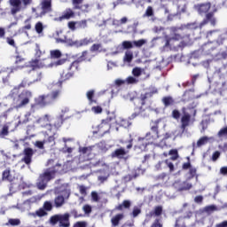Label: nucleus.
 <instances>
[{
  "label": "nucleus",
  "instance_id": "1",
  "mask_svg": "<svg viewBox=\"0 0 227 227\" xmlns=\"http://www.w3.org/2000/svg\"><path fill=\"white\" fill-rule=\"evenodd\" d=\"M159 139V126H152L151 130L146 133L145 137L143 138H138L137 145L135 146L136 149H139L141 152L146 150V145L157 141Z\"/></svg>",
  "mask_w": 227,
  "mask_h": 227
},
{
  "label": "nucleus",
  "instance_id": "2",
  "mask_svg": "<svg viewBox=\"0 0 227 227\" xmlns=\"http://www.w3.org/2000/svg\"><path fill=\"white\" fill-rule=\"evenodd\" d=\"M63 33V31H57L56 32V42L57 43H67V45H70V47H84V45H89V43H93L92 38H84L82 40H76L74 41L70 38H67V36L60 37V35Z\"/></svg>",
  "mask_w": 227,
  "mask_h": 227
},
{
  "label": "nucleus",
  "instance_id": "3",
  "mask_svg": "<svg viewBox=\"0 0 227 227\" xmlns=\"http://www.w3.org/2000/svg\"><path fill=\"white\" fill-rule=\"evenodd\" d=\"M57 171H59V168H48L41 174L36 183L37 188L43 191L47 187V184L54 178Z\"/></svg>",
  "mask_w": 227,
  "mask_h": 227
},
{
  "label": "nucleus",
  "instance_id": "4",
  "mask_svg": "<svg viewBox=\"0 0 227 227\" xmlns=\"http://www.w3.org/2000/svg\"><path fill=\"white\" fill-rule=\"evenodd\" d=\"M66 61H67V59H60L57 61L51 62L50 64L47 65V60H42V59H35L30 62V68L32 70H35V68H43V67L54 68L57 67H61V65H65Z\"/></svg>",
  "mask_w": 227,
  "mask_h": 227
},
{
  "label": "nucleus",
  "instance_id": "5",
  "mask_svg": "<svg viewBox=\"0 0 227 227\" xmlns=\"http://www.w3.org/2000/svg\"><path fill=\"white\" fill-rule=\"evenodd\" d=\"M58 223L60 227H70V214L65 213L64 215H55L51 216L50 223H51L52 226H56Z\"/></svg>",
  "mask_w": 227,
  "mask_h": 227
},
{
  "label": "nucleus",
  "instance_id": "6",
  "mask_svg": "<svg viewBox=\"0 0 227 227\" xmlns=\"http://www.w3.org/2000/svg\"><path fill=\"white\" fill-rule=\"evenodd\" d=\"M60 93V90H55L52 91L51 95L39 96L37 98H35V104L41 106H47V104H51V102H54V100L58 99Z\"/></svg>",
  "mask_w": 227,
  "mask_h": 227
},
{
  "label": "nucleus",
  "instance_id": "7",
  "mask_svg": "<svg viewBox=\"0 0 227 227\" xmlns=\"http://www.w3.org/2000/svg\"><path fill=\"white\" fill-rule=\"evenodd\" d=\"M33 97V94L29 90H24L20 93L18 98H14V107L19 109L20 107H24V106H27L29 104V98Z\"/></svg>",
  "mask_w": 227,
  "mask_h": 227
},
{
  "label": "nucleus",
  "instance_id": "8",
  "mask_svg": "<svg viewBox=\"0 0 227 227\" xmlns=\"http://www.w3.org/2000/svg\"><path fill=\"white\" fill-rule=\"evenodd\" d=\"M152 97V94L150 92H146L145 94H142L138 99V102H140L141 106H137L135 108V113L129 117V120H134L137 116H139L141 113L146 111V108L148 106H146V99Z\"/></svg>",
  "mask_w": 227,
  "mask_h": 227
},
{
  "label": "nucleus",
  "instance_id": "9",
  "mask_svg": "<svg viewBox=\"0 0 227 227\" xmlns=\"http://www.w3.org/2000/svg\"><path fill=\"white\" fill-rule=\"evenodd\" d=\"M62 195H59L54 200V205L56 208H61L65 205V200L70 198V188L67 186L65 189L60 191Z\"/></svg>",
  "mask_w": 227,
  "mask_h": 227
},
{
  "label": "nucleus",
  "instance_id": "10",
  "mask_svg": "<svg viewBox=\"0 0 227 227\" xmlns=\"http://www.w3.org/2000/svg\"><path fill=\"white\" fill-rule=\"evenodd\" d=\"M9 3L11 5L12 15H16L19 12H22V10H24L22 0H9Z\"/></svg>",
  "mask_w": 227,
  "mask_h": 227
},
{
  "label": "nucleus",
  "instance_id": "11",
  "mask_svg": "<svg viewBox=\"0 0 227 227\" xmlns=\"http://www.w3.org/2000/svg\"><path fill=\"white\" fill-rule=\"evenodd\" d=\"M156 171H160V169H166V168H169L170 173L175 171V165L169 160H166L163 161H159L155 166H154Z\"/></svg>",
  "mask_w": 227,
  "mask_h": 227
},
{
  "label": "nucleus",
  "instance_id": "12",
  "mask_svg": "<svg viewBox=\"0 0 227 227\" xmlns=\"http://www.w3.org/2000/svg\"><path fill=\"white\" fill-rule=\"evenodd\" d=\"M114 121H116V119L114 118V116L108 117L100 123L99 129L105 128L104 132H107V130H109L111 127H113Z\"/></svg>",
  "mask_w": 227,
  "mask_h": 227
},
{
  "label": "nucleus",
  "instance_id": "13",
  "mask_svg": "<svg viewBox=\"0 0 227 227\" xmlns=\"http://www.w3.org/2000/svg\"><path fill=\"white\" fill-rule=\"evenodd\" d=\"M172 31V35L171 36H166V47H169V45H171V42L175 41V40H180L182 38V36H180V35L176 34V28H171Z\"/></svg>",
  "mask_w": 227,
  "mask_h": 227
},
{
  "label": "nucleus",
  "instance_id": "14",
  "mask_svg": "<svg viewBox=\"0 0 227 227\" xmlns=\"http://www.w3.org/2000/svg\"><path fill=\"white\" fill-rule=\"evenodd\" d=\"M35 152L31 148H27L24 150V157L22 159L25 164H31V159L33 158V154Z\"/></svg>",
  "mask_w": 227,
  "mask_h": 227
},
{
  "label": "nucleus",
  "instance_id": "15",
  "mask_svg": "<svg viewBox=\"0 0 227 227\" xmlns=\"http://www.w3.org/2000/svg\"><path fill=\"white\" fill-rule=\"evenodd\" d=\"M181 129L184 130H185L186 127H189V124L191 123V114H184V115L181 118Z\"/></svg>",
  "mask_w": 227,
  "mask_h": 227
},
{
  "label": "nucleus",
  "instance_id": "16",
  "mask_svg": "<svg viewBox=\"0 0 227 227\" xmlns=\"http://www.w3.org/2000/svg\"><path fill=\"white\" fill-rule=\"evenodd\" d=\"M31 203H36V198L33 197L27 200V201H25L20 207L21 212H26V210H30Z\"/></svg>",
  "mask_w": 227,
  "mask_h": 227
},
{
  "label": "nucleus",
  "instance_id": "17",
  "mask_svg": "<svg viewBox=\"0 0 227 227\" xmlns=\"http://www.w3.org/2000/svg\"><path fill=\"white\" fill-rule=\"evenodd\" d=\"M42 10H43V15L44 13H49V12H51V0H43L42 4Z\"/></svg>",
  "mask_w": 227,
  "mask_h": 227
},
{
  "label": "nucleus",
  "instance_id": "18",
  "mask_svg": "<svg viewBox=\"0 0 227 227\" xmlns=\"http://www.w3.org/2000/svg\"><path fill=\"white\" fill-rule=\"evenodd\" d=\"M2 180H7L8 182H13L15 180V176L10 169H5L3 172Z\"/></svg>",
  "mask_w": 227,
  "mask_h": 227
},
{
  "label": "nucleus",
  "instance_id": "19",
  "mask_svg": "<svg viewBox=\"0 0 227 227\" xmlns=\"http://www.w3.org/2000/svg\"><path fill=\"white\" fill-rule=\"evenodd\" d=\"M209 141H214V137H202L197 141V147L204 146V145H207Z\"/></svg>",
  "mask_w": 227,
  "mask_h": 227
},
{
  "label": "nucleus",
  "instance_id": "20",
  "mask_svg": "<svg viewBox=\"0 0 227 227\" xmlns=\"http://www.w3.org/2000/svg\"><path fill=\"white\" fill-rule=\"evenodd\" d=\"M29 215H31L32 217H45V215H48V213L43 207H41L35 213H29Z\"/></svg>",
  "mask_w": 227,
  "mask_h": 227
},
{
  "label": "nucleus",
  "instance_id": "21",
  "mask_svg": "<svg viewBox=\"0 0 227 227\" xmlns=\"http://www.w3.org/2000/svg\"><path fill=\"white\" fill-rule=\"evenodd\" d=\"M132 59H134V53L132 52V51H126L123 57L124 63H132Z\"/></svg>",
  "mask_w": 227,
  "mask_h": 227
},
{
  "label": "nucleus",
  "instance_id": "22",
  "mask_svg": "<svg viewBox=\"0 0 227 227\" xmlns=\"http://www.w3.org/2000/svg\"><path fill=\"white\" fill-rule=\"evenodd\" d=\"M42 79V74H38V78L36 80H34L33 82L29 81V79L25 78L20 86H21L22 88H26V86H31V84H33V82H36V81H40Z\"/></svg>",
  "mask_w": 227,
  "mask_h": 227
},
{
  "label": "nucleus",
  "instance_id": "23",
  "mask_svg": "<svg viewBox=\"0 0 227 227\" xmlns=\"http://www.w3.org/2000/svg\"><path fill=\"white\" fill-rule=\"evenodd\" d=\"M207 22H210L211 26H215V18H214V15L209 13L207 14L206 20L200 24V26H205Z\"/></svg>",
  "mask_w": 227,
  "mask_h": 227
},
{
  "label": "nucleus",
  "instance_id": "24",
  "mask_svg": "<svg viewBox=\"0 0 227 227\" xmlns=\"http://www.w3.org/2000/svg\"><path fill=\"white\" fill-rule=\"evenodd\" d=\"M123 214H119L116 215L115 216H114L111 220V223L113 224V226H118V224H120V221H121V219H123Z\"/></svg>",
  "mask_w": 227,
  "mask_h": 227
},
{
  "label": "nucleus",
  "instance_id": "25",
  "mask_svg": "<svg viewBox=\"0 0 227 227\" xmlns=\"http://www.w3.org/2000/svg\"><path fill=\"white\" fill-rule=\"evenodd\" d=\"M74 17V11L71 9H67L63 12V15L59 18L60 20H63V19L68 20L72 19Z\"/></svg>",
  "mask_w": 227,
  "mask_h": 227
},
{
  "label": "nucleus",
  "instance_id": "26",
  "mask_svg": "<svg viewBox=\"0 0 227 227\" xmlns=\"http://www.w3.org/2000/svg\"><path fill=\"white\" fill-rule=\"evenodd\" d=\"M50 56L52 59H59L63 56V53L59 50H52L50 51Z\"/></svg>",
  "mask_w": 227,
  "mask_h": 227
},
{
  "label": "nucleus",
  "instance_id": "27",
  "mask_svg": "<svg viewBox=\"0 0 227 227\" xmlns=\"http://www.w3.org/2000/svg\"><path fill=\"white\" fill-rule=\"evenodd\" d=\"M127 153L125 152V149L121 148V149H117L115 150L113 153H112V157H117L118 159H121V157H123V155H125Z\"/></svg>",
  "mask_w": 227,
  "mask_h": 227
},
{
  "label": "nucleus",
  "instance_id": "28",
  "mask_svg": "<svg viewBox=\"0 0 227 227\" xmlns=\"http://www.w3.org/2000/svg\"><path fill=\"white\" fill-rule=\"evenodd\" d=\"M210 10V3L199 5V12L207 13Z\"/></svg>",
  "mask_w": 227,
  "mask_h": 227
},
{
  "label": "nucleus",
  "instance_id": "29",
  "mask_svg": "<svg viewBox=\"0 0 227 227\" xmlns=\"http://www.w3.org/2000/svg\"><path fill=\"white\" fill-rule=\"evenodd\" d=\"M43 208L46 211V212H51L52 211L53 206H52V202L46 200L44 201L43 205Z\"/></svg>",
  "mask_w": 227,
  "mask_h": 227
},
{
  "label": "nucleus",
  "instance_id": "30",
  "mask_svg": "<svg viewBox=\"0 0 227 227\" xmlns=\"http://www.w3.org/2000/svg\"><path fill=\"white\" fill-rule=\"evenodd\" d=\"M116 121H118L121 127H124V129H127V127H130V122L125 119L119 118V120H117Z\"/></svg>",
  "mask_w": 227,
  "mask_h": 227
},
{
  "label": "nucleus",
  "instance_id": "31",
  "mask_svg": "<svg viewBox=\"0 0 227 227\" xmlns=\"http://www.w3.org/2000/svg\"><path fill=\"white\" fill-rule=\"evenodd\" d=\"M9 129H10V127L8 125L4 124L2 128V130L0 131V137H4L8 136Z\"/></svg>",
  "mask_w": 227,
  "mask_h": 227
},
{
  "label": "nucleus",
  "instance_id": "32",
  "mask_svg": "<svg viewBox=\"0 0 227 227\" xmlns=\"http://www.w3.org/2000/svg\"><path fill=\"white\" fill-rule=\"evenodd\" d=\"M80 153H82V155H87L88 157H90V155H91V147L80 148Z\"/></svg>",
  "mask_w": 227,
  "mask_h": 227
},
{
  "label": "nucleus",
  "instance_id": "33",
  "mask_svg": "<svg viewBox=\"0 0 227 227\" xmlns=\"http://www.w3.org/2000/svg\"><path fill=\"white\" fill-rule=\"evenodd\" d=\"M76 27H79L80 29H86V27H88V22L86 20L76 21Z\"/></svg>",
  "mask_w": 227,
  "mask_h": 227
},
{
  "label": "nucleus",
  "instance_id": "34",
  "mask_svg": "<svg viewBox=\"0 0 227 227\" xmlns=\"http://www.w3.org/2000/svg\"><path fill=\"white\" fill-rule=\"evenodd\" d=\"M126 82H128V84H137V82H139V79L136 78V76H129L126 79Z\"/></svg>",
  "mask_w": 227,
  "mask_h": 227
},
{
  "label": "nucleus",
  "instance_id": "35",
  "mask_svg": "<svg viewBox=\"0 0 227 227\" xmlns=\"http://www.w3.org/2000/svg\"><path fill=\"white\" fill-rule=\"evenodd\" d=\"M8 224H11V226H19L20 225V219L19 218H11L8 220Z\"/></svg>",
  "mask_w": 227,
  "mask_h": 227
},
{
  "label": "nucleus",
  "instance_id": "36",
  "mask_svg": "<svg viewBox=\"0 0 227 227\" xmlns=\"http://www.w3.org/2000/svg\"><path fill=\"white\" fill-rule=\"evenodd\" d=\"M35 28L36 33H38V35H40L43 31V24L39 21L35 24Z\"/></svg>",
  "mask_w": 227,
  "mask_h": 227
},
{
  "label": "nucleus",
  "instance_id": "37",
  "mask_svg": "<svg viewBox=\"0 0 227 227\" xmlns=\"http://www.w3.org/2000/svg\"><path fill=\"white\" fill-rule=\"evenodd\" d=\"M122 47L123 49H132V47H134V42L123 41Z\"/></svg>",
  "mask_w": 227,
  "mask_h": 227
},
{
  "label": "nucleus",
  "instance_id": "38",
  "mask_svg": "<svg viewBox=\"0 0 227 227\" xmlns=\"http://www.w3.org/2000/svg\"><path fill=\"white\" fill-rule=\"evenodd\" d=\"M145 43H146V39H140L138 41H133V45H135V47H143V45H145Z\"/></svg>",
  "mask_w": 227,
  "mask_h": 227
},
{
  "label": "nucleus",
  "instance_id": "39",
  "mask_svg": "<svg viewBox=\"0 0 227 227\" xmlns=\"http://www.w3.org/2000/svg\"><path fill=\"white\" fill-rule=\"evenodd\" d=\"M132 74H133L134 77H139V75H141V74H143V69H141V67H135L132 70Z\"/></svg>",
  "mask_w": 227,
  "mask_h": 227
},
{
  "label": "nucleus",
  "instance_id": "40",
  "mask_svg": "<svg viewBox=\"0 0 227 227\" xmlns=\"http://www.w3.org/2000/svg\"><path fill=\"white\" fill-rule=\"evenodd\" d=\"M192 188V184L184 182L183 183V185L179 188V191H189V189Z\"/></svg>",
  "mask_w": 227,
  "mask_h": 227
},
{
  "label": "nucleus",
  "instance_id": "41",
  "mask_svg": "<svg viewBox=\"0 0 227 227\" xmlns=\"http://www.w3.org/2000/svg\"><path fill=\"white\" fill-rule=\"evenodd\" d=\"M174 102L175 101L173 100V98H171V97H168V98H163V104L165 106H173Z\"/></svg>",
  "mask_w": 227,
  "mask_h": 227
},
{
  "label": "nucleus",
  "instance_id": "42",
  "mask_svg": "<svg viewBox=\"0 0 227 227\" xmlns=\"http://www.w3.org/2000/svg\"><path fill=\"white\" fill-rule=\"evenodd\" d=\"M87 98L88 100L91 103H93V97H95V90H89L87 93Z\"/></svg>",
  "mask_w": 227,
  "mask_h": 227
},
{
  "label": "nucleus",
  "instance_id": "43",
  "mask_svg": "<svg viewBox=\"0 0 227 227\" xmlns=\"http://www.w3.org/2000/svg\"><path fill=\"white\" fill-rule=\"evenodd\" d=\"M162 214V207L158 206L154 208V211L151 213V215H160Z\"/></svg>",
  "mask_w": 227,
  "mask_h": 227
},
{
  "label": "nucleus",
  "instance_id": "44",
  "mask_svg": "<svg viewBox=\"0 0 227 227\" xmlns=\"http://www.w3.org/2000/svg\"><path fill=\"white\" fill-rule=\"evenodd\" d=\"M44 145H47V141H45V140H43V141H36L35 142V146L37 148H39L40 150H43L45 148Z\"/></svg>",
  "mask_w": 227,
  "mask_h": 227
},
{
  "label": "nucleus",
  "instance_id": "45",
  "mask_svg": "<svg viewBox=\"0 0 227 227\" xmlns=\"http://www.w3.org/2000/svg\"><path fill=\"white\" fill-rule=\"evenodd\" d=\"M80 4H82V0H73L74 10H81Z\"/></svg>",
  "mask_w": 227,
  "mask_h": 227
},
{
  "label": "nucleus",
  "instance_id": "46",
  "mask_svg": "<svg viewBox=\"0 0 227 227\" xmlns=\"http://www.w3.org/2000/svg\"><path fill=\"white\" fill-rule=\"evenodd\" d=\"M56 120H57V122L54 123V126L56 127V129H59V127L63 125V115H60Z\"/></svg>",
  "mask_w": 227,
  "mask_h": 227
},
{
  "label": "nucleus",
  "instance_id": "47",
  "mask_svg": "<svg viewBox=\"0 0 227 227\" xmlns=\"http://www.w3.org/2000/svg\"><path fill=\"white\" fill-rule=\"evenodd\" d=\"M153 15V8L152 6H148L144 17H152Z\"/></svg>",
  "mask_w": 227,
  "mask_h": 227
},
{
  "label": "nucleus",
  "instance_id": "48",
  "mask_svg": "<svg viewBox=\"0 0 227 227\" xmlns=\"http://www.w3.org/2000/svg\"><path fill=\"white\" fill-rule=\"evenodd\" d=\"M169 155H172L171 159L172 160H176L178 159V151L176 150H170Z\"/></svg>",
  "mask_w": 227,
  "mask_h": 227
},
{
  "label": "nucleus",
  "instance_id": "49",
  "mask_svg": "<svg viewBox=\"0 0 227 227\" xmlns=\"http://www.w3.org/2000/svg\"><path fill=\"white\" fill-rule=\"evenodd\" d=\"M218 137H227V127L220 129L218 132Z\"/></svg>",
  "mask_w": 227,
  "mask_h": 227
},
{
  "label": "nucleus",
  "instance_id": "50",
  "mask_svg": "<svg viewBox=\"0 0 227 227\" xmlns=\"http://www.w3.org/2000/svg\"><path fill=\"white\" fill-rule=\"evenodd\" d=\"M129 208V207H130V201L129 200H124L123 203L121 205H120L117 208L118 210H121V208Z\"/></svg>",
  "mask_w": 227,
  "mask_h": 227
},
{
  "label": "nucleus",
  "instance_id": "51",
  "mask_svg": "<svg viewBox=\"0 0 227 227\" xmlns=\"http://www.w3.org/2000/svg\"><path fill=\"white\" fill-rule=\"evenodd\" d=\"M33 3V0H21V4L23 6V10H26L29 4Z\"/></svg>",
  "mask_w": 227,
  "mask_h": 227
},
{
  "label": "nucleus",
  "instance_id": "52",
  "mask_svg": "<svg viewBox=\"0 0 227 227\" xmlns=\"http://www.w3.org/2000/svg\"><path fill=\"white\" fill-rule=\"evenodd\" d=\"M44 141H46V145L52 143L51 146H54V145H56L54 136H50L48 139H44Z\"/></svg>",
  "mask_w": 227,
  "mask_h": 227
},
{
  "label": "nucleus",
  "instance_id": "53",
  "mask_svg": "<svg viewBox=\"0 0 227 227\" xmlns=\"http://www.w3.org/2000/svg\"><path fill=\"white\" fill-rule=\"evenodd\" d=\"M26 61V59L20 56H17L16 57V60H15V63L16 65H22L24 64V62Z\"/></svg>",
  "mask_w": 227,
  "mask_h": 227
},
{
  "label": "nucleus",
  "instance_id": "54",
  "mask_svg": "<svg viewBox=\"0 0 227 227\" xmlns=\"http://www.w3.org/2000/svg\"><path fill=\"white\" fill-rule=\"evenodd\" d=\"M91 111L94 112L95 114H100V113H102V108L100 106H93Z\"/></svg>",
  "mask_w": 227,
  "mask_h": 227
},
{
  "label": "nucleus",
  "instance_id": "55",
  "mask_svg": "<svg viewBox=\"0 0 227 227\" xmlns=\"http://www.w3.org/2000/svg\"><path fill=\"white\" fill-rule=\"evenodd\" d=\"M75 26H77V22H75V21H70L69 23H68V27H69V29H71L72 31H75V29H76V27Z\"/></svg>",
  "mask_w": 227,
  "mask_h": 227
},
{
  "label": "nucleus",
  "instance_id": "56",
  "mask_svg": "<svg viewBox=\"0 0 227 227\" xmlns=\"http://www.w3.org/2000/svg\"><path fill=\"white\" fill-rule=\"evenodd\" d=\"M138 214H141V209L139 207H134L132 212L133 217H137Z\"/></svg>",
  "mask_w": 227,
  "mask_h": 227
},
{
  "label": "nucleus",
  "instance_id": "57",
  "mask_svg": "<svg viewBox=\"0 0 227 227\" xmlns=\"http://www.w3.org/2000/svg\"><path fill=\"white\" fill-rule=\"evenodd\" d=\"M71 77H74V73L72 72L62 74V78L64 79V81H67V79H70Z\"/></svg>",
  "mask_w": 227,
  "mask_h": 227
},
{
  "label": "nucleus",
  "instance_id": "58",
  "mask_svg": "<svg viewBox=\"0 0 227 227\" xmlns=\"http://www.w3.org/2000/svg\"><path fill=\"white\" fill-rule=\"evenodd\" d=\"M6 42L9 45H11V47H15V40H13V38L7 37Z\"/></svg>",
  "mask_w": 227,
  "mask_h": 227
},
{
  "label": "nucleus",
  "instance_id": "59",
  "mask_svg": "<svg viewBox=\"0 0 227 227\" xmlns=\"http://www.w3.org/2000/svg\"><path fill=\"white\" fill-rule=\"evenodd\" d=\"M91 198L93 201H98L100 200V198L98 197V193H97V192H91Z\"/></svg>",
  "mask_w": 227,
  "mask_h": 227
},
{
  "label": "nucleus",
  "instance_id": "60",
  "mask_svg": "<svg viewBox=\"0 0 227 227\" xmlns=\"http://www.w3.org/2000/svg\"><path fill=\"white\" fill-rule=\"evenodd\" d=\"M172 116L173 118H175V120H178L180 118V112H178L177 110H174L172 112Z\"/></svg>",
  "mask_w": 227,
  "mask_h": 227
},
{
  "label": "nucleus",
  "instance_id": "61",
  "mask_svg": "<svg viewBox=\"0 0 227 227\" xmlns=\"http://www.w3.org/2000/svg\"><path fill=\"white\" fill-rule=\"evenodd\" d=\"M102 45L101 44H93L90 48L91 51H100Z\"/></svg>",
  "mask_w": 227,
  "mask_h": 227
},
{
  "label": "nucleus",
  "instance_id": "62",
  "mask_svg": "<svg viewBox=\"0 0 227 227\" xmlns=\"http://www.w3.org/2000/svg\"><path fill=\"white\" fill-rule=\"evenodd\" d=\"M74 227H86V223L85 222H78L74 223Z\"/></svg>",
  "mask_w": 227,
  "mask_h": 227
},
{
  "label": "nucleus",
  "instance_id": "63",
  "mask_svg": "<svg viewBox=\"0 0 227 227\" xmlns=\"http://www.w3.org/2000/svg\"><path fill=\"white\" fill-rule=\"evenodd\" d=\"M220 173H221L222 175H227V166H226V167H222V168H220Z\"/></svg>",
  "mask_w": 227,
  "mask_h": 227
},
{
  "label": "nucleus",
  "instance_id": "64",
  "mask_svg": "<svg viewBox=\"0 0 227 227\" xmlns=\"http://www.w3.org/2000/svg\"><path fill=\"white\" fill-rule=\"evenodd\" d=\"M216 227H227V221L216 224Z\"/></svg>",
  "mask_w": 227,
  "mask_h": 227
}]
</instances>
